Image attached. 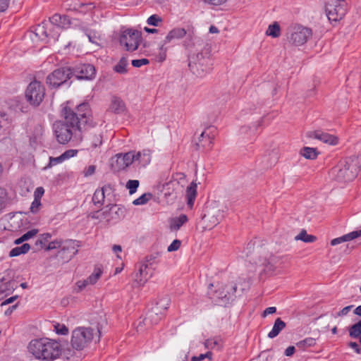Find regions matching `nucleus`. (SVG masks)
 <instances>
[{
    "mask_svg": "<svg viewBox=\"0 0 361 361\" xmlns=\"http://www.w3.org/2000/svg\"><path fill=\"white\" fill-rule=\"evenodd\" d=\"M62 116L63 120L56 121L53 125L56 140L62 145L70 141L80 143L83 138V132L97 125L92 119V111L87 102L78 105L75 110L64 106Z\"/></svg>",
    "mask_w": 361,
    "mask_h": 361,
    "instance_id": "1",
    "label": "nucleus"
},
{
    "mask_svg": "<svg viewBox=\"0 0 361 361\" xmlns=\"http://www.w3.org/2000/svg\"><path fill=\"white\" fill-rule=\"evenodd\" d=\"M28 350L39 360L53 361L61 354V346L58 341L54 340L36 339L29 343Z\"/></svg>",
    "mask_w": 361,
    "mask_h": 361,
    "instance_id": "2",
    "label": "nucleus"
},
{
    "mask_svg": "<svg viewBox=\"0 0 361 361\" xmlns=\"http://www.w3.org/2000/svg\"><path fill=\"white\" fill-rule=\"evenodd\" d=\"M360 168L359 157H350L340 160L330 171L331 178L340 183L353 180Z\"/></svg>",
    "mask_w": 361,
    "mask_h": 361,
    "instance_id": "3",
    "label": "nucleus"
},
{
    "mask_svg": "<svg viewBox=\"0 0 361 361\" xmlns=\"http://www.w3.org/2000/svg\"><path fill=\"white\" fill-rule=\"evenodd\" d=\"M188 68L197 78H204L212 70V59L208 51H202L188 55Z\"/></svg>",
    "mask_w": 361,
    "mask_h": 361,
    "instance_id": "4",
    "label": "nucleus"
},
{
    "mask_svg": "<svg viewBox=\"0 0 361 361\" xmlns=\"http://www.w3.org/2000/svg\"><path fill=\"white\" fill-rule=\"evenodd\" d=\"M97 336L99 341L100 337L99 329L95 331L90 327H77L72 332L71 345L76 350H82L87 348Z\"/></svg>",
    "mask_w": 361,
    "mask_h": 361,
    "instance_id": "5",
    "label": "nucleus"
},
{
    "mask_svg": "<svg viewBox=\"0 0 361 361\" xmlns=\"http://www.w3.org/2000/svg\"><path fill=\"white\" fill-rule=\"evenodd\" d=\"M167 300L161 299L151 307L146 314L145 317L142 322H140L137 326V331H143L142 324L147 328L159 323L164 315V312L167 309Z\"/></svg>",
    "mask_w": 361,
    "mask_h": 361,
    "instance_id": "6",
    "label": "nucleus"
},
{
    "mask_svg": "<svg viewBox=\"0 0 361 361\" xmlns=\"http://www.w3.org/2000/svg\"><path fill=\"white\" fill-rule=\"evenodd\" d=\"M142 40V32L133 28L123 30L119 37L120 44L128 52L136 51Z\"/></svg>",
    "mask_w": 361,
    "mask_h": 361,
    "instance_id": "7",
    "label": "nucleus"
},
{
    "mask_svg": "<svg viewBox=\"0 0 361 361\" xmlns=\"http://www.w3.org/2000/svg\"><path fill=\"white\" fill-rule=\"evenodd\" d=\"M45 95V89L43 85L37 80L31 82L26 90L25 98L32 106H37L43 101Z\"/></svg>",
    "mask_w": 361,
    "mask_h": 361,
    "instance_id": "8",
    "label": "nucleus"
},
{
    "mask_svg": "<svg viewBox=\"0 0 361 361\" xmlns=\"http://www.w3.org/2000/svg\"><path fill=\"white\" fill-rule=\"evenodd\" d=\"M216 128L209 126L202 131L197 140H194L193 146L196 150L208 151L212 148L215 137Z\"/></svg>",
    "mask_w": 361,
    "mask_h": 361,
    "instance_id": "9",
    "label": "nucleus"
},
{
    "mask_svg": "<svg viewBox=\"0 0 361 361\" xmlns=\"http://www.w3.org/2000/svg\"><path fill=\"white\" fill-rule=\"evenodd\" d=\"M71 77V68H58L47 76V83L51 87L56 88L66 83Z\"/></svg>",
    "mask_w": 361,
    "mask_h": 361,
    "instance_id": "10",
    "label": "nucleus"
},
{
    "mask_svg": "<svg viewBox=\"0 0 361 361\" xmlns=\"http://www.w3.org/2000/svg\"><path fill=\"white\" fill-rule=\"evenodd\" d=\"M312 35V31L310 28L295 25L291 27L288 39L292 44L300 46L306 43Z\"/></svg>",
    "mask_w": 361,
    "mask_h": 361,
    "instance_id": "11",
    "label": "nucleus"
},
{
    "mask_svg": "<svg viewBox=\"0 0 361 361\" xmlns=\"http://www.w3.org/2000/svg\"><path fill=\"white\" fill-rule=\"evenodd\" d=\"M80 246L79 242L75 240H66L63 242V247L58 252L57 257L64 262H69L78 252V247Z\"/></svg>",
    "mask_w": 361,
    "mask_h": 361,
    "instance_id": "12",
    "label": "nucleus"
},
{
    "mask_svg": "<svg viewBox=\"0 0 361 361\" xmlns=\"http://www.w3.org/2000/svg\"><path fill=\"white\" fill-rule=\"evenodd\" d=\"M236 289L237 286L233 283L221 286L215 291L214 297L218 299V302L221 305H226L233 300Z\"/></svg>",
    "mask_w": 361,
    "mask_h": 361,
    "instance_id": "13",
    "label": "nucleus"
},
{
    "mask_svg": "<svg viewBox=\"0 0 361 361\" xmlns=\"http://www.w3.org/2000/svg\"><path fill=\"white\" fill-rule=\"evenodd\" d=\"M71 70L72 76L79 80H92L95 77V68L91 64H80Z\"/></svg>",
    "mask_w": 361,
    "mask_h": 361,
    "instance_id": "14",
    "label": "nucleus"
},
{
    "mask_svg": "<svg viewBox=\"0 0 361 361\" xmlns=\"http://www.w3.org/2000/svg\"><path fill=\"white\" fill-rule=\"evenodd\" d=\"M326 16L329 20L337 21L345 16V9L338 4L327 2L325 6Z\"/></svg>",
    "mask_w": 361,
    "mask_h": 361,
    "instance_id": "15",
    "label": "nucleus"
},
{
    "mask_svg": "<svg viewBox=\"0 0 361 361\" xmlns=\"http://www.w3.org/2000/svg\"><path fill=\"white\" fill-rule=\"evenodd\" d=\"M307 136L310 138L317 139L324 143L331 145H336L338 144L337 137L321 130L309 131L307 133Z\"/></svg>",
    "mask_w": 361,
    "mask_h": 361,
    "instance_id": "16",
    "label": "nucleus"
},
{
    "mask_svg": "<svg viewBox=\"0 0 361 361\" xmlns=\"http://www.w3.org/2000/svg\"><path fill=\"white\" fill-rule=\"evenodd\" d=\"M134 157V165L137 167H145L151 161V151L143 149L142 151H132Z\"/></svg>",
    "mask_w": 361,
    "mask_h": 361,
    "instance_id": "17",
    "label": "nucleus"
},
{
    "mask_svg": "<svg viewBox=\"0 0 361 361\" xmlns=\"http://www.w3.org/2000/svg\"><path fill=\"white\" fill-rule=\"evenodd\" d=\"M49 21L52 25L63 29H67L72 25L75 26L77 25V24L74 22L75 20H71L69 16L66 15L61 16L59 13H55L51 17H50Z\"/></svg>",
    "mask_w": 361,
    "mask_h": 361,
    "instance_id": "18",
    "label": "nucleus"
},
{
    "mask_svg": "<svg viewBox=\"0 0 361 361\" xmlns=\"http://www.w3.org/2000/svg\"><path fill=\"white\" fill-rule=\"evenodd\" d=\"M223 218L222 212L218 209H209L204 214L202 219L204 222H208L209 226H214L217 225Z\"/></svg>",
    "mask_w": 361,
    "mask_h": 361,
    "instance_id": "19",
    "label": "nucleus"
},
{
    "mask_svg": "<svg viewBox=\"0 0 361 361\" xmlns=\"http://www.w3.org/2000/svg\"><path fill=\"white\" fill-rule=\"evenodd\" d=\"M153 273L149 268L140 263L138 271L135 276V281L139 286H143L152 276Z\"/></svg>",
    "mask_w": 361,
    "mask_h": 361,
    "instance_id": "20",
    "label": "nucleus"
},
{
    "mask_svg": "<svg viewBox=\"0 0 361 361\" xmlns=\"http://www.w3.org/2000/svg\"><path fill=\"white\" fill-rule=\"evenodd\" d=\"M197 185L195 181L191 182L186 188L185 201L187 209L191 210L193 208L197 195Z\"/></svg>",
    "mask_w": 361,
    "mask_h": 361,
    "instance_id": "21",
    "label": "nucleus"
},
{
    "mask_svg": "<svg viewBox=\"0 0 361 361\" xmlns=\"http://www.w3.org/2000/svg\"><path fill=\"white\" fill-rule=\"evenodd\" d=\"M180 39V28L175 27L170 30L162 41L161 49H166L168 45H173Z\"/></svg>",
    "mask_w": 361,
    "mask_h": 361,
    "instance_id": "22",
    "label": "nucleus"
},
{
    "mask_svg": "<svg viewBox=\"0 0 361 361\" xmlns=\"http://www.w3.org/2000/svg\"><path fill=\"white\" fill-rule=\"evenodd\" d=\"M134 157L133 155V152H128L124 154H118L117 155L116 163L118 167V169H125L130 164H134Z\"/></svg>",
    "mask_w": 361,
    "mask_h": 361,
    "instance_id": "23",
    "label": "nucleus"
},
{
    "mask_svg": "<svg viewBox=\"0 0 361 361\" xmlns=\"http://www.w3.org/2000/svg\"><path fill=\"white\" fill-rule=\"evenodd\" d=\"M109 110L114 114H121L126 111L125 102L116 96L112 97Z\"/></svg>",
    "mask_w": 361,
    "mask_h": 361,
    "instance_id": "24",
    "label": "nucleus"
},
{
    "mask_svg": "<svg viewBox=\"0 0 361 361\" xmlns=\"http://www.w3.org/2000/svg\"><path fill=\"white\" fill-rule=\"evenodd\" d=\"M182 39H184V46L186 49H190L195 45L193 38V27H188L187 30L185 28H182Z\"/></svg>",
    "mask_w": 361,
    "mask_h": 361,
    "instance_id": "25",
    "label": "nucleus"
},
{
    "mask_svg": "<svg viewBox=\"0 0 361 361\" xmlns=\"http://www.w3.org/2000/svg\"><path fill=\"white\" fill-rule=\"evenodd\" d=\"M359 236H361V230L355 231L350 232L348 234H345L341 237L334 238L331 241V245H336L343 242H346V241L353 240Z\"/></svg>",
    "mask_w": 361,
    "mask_h": 361,
    "instance_id": "26",
    "label": "nucleus"
},
{
    "mask_svg": "<svg viewBox=\"0 0 361 361\" xmlns=\"http://www.w3.org/2000/svg\"><path fill=\"white\" fill-rule=\"evenodd\" d=\"M159 256V254L158 252L147 255L142 262H140V263L154 272V270L156 269V266L158 264Z\"/></svg>",
    "mask_w": 361,
    "mask_h": 361,
    "instance_id": "27",
    "label": "nucleus"
},
{
    "mask_svg": "<svg viewBox=\"0 0 361 361\" xmlns=\"http://www.w3.org/2000/svg\"><path fill=\"white\" fill-rule=\"evenodd\" d=\"M285 327L286 323L283 321H282L281 318H277L275 320L272 329L268 334V337L270 338H274L276 337Z\"/></svg>",
    "mask_w": 361,
    "mask_h": 361,
    "instance_id": "28",
    "label": "nucleus"
},
{
    "mask_svg": "<svg viewBox=\"0 0 361 361\" xmlns=\"http://www.w3.org/2000/svg\"><path fill=\"white\" fill-rule=\"evenodd\" d=\"M116 207V205H107L106 207H104V211L100 214L99 211H97L96 212L93 213L92 215V219H105L106 221H109L112 217H109V214L112 211L113 209H115Z\"/></svg>",
    "mask_w": 361,
    "mask_h": 361,
    "instance_id": "29",
    "label": "nucleus"
},
{
    "mask_svg": "<svg viewBox=\"0 0 361 361\" xmlns=\"http://www.w3.org/2000/svg\"><path fill=\"white\" fill-rule=\"evenodd\" d=\"M106 189V186L102 187L101 189L95 190L93 197L92 202L94 205L101 207L104 201V191Z\"/></svg>",
    "mask_w": 361,
    "mask_h": 361,
    "instance_id": "30",
    "label": "nucleus"
},
{
    "mask_svg": "<svg viewBox=\"0 0 361 361\" xmlns=\"http://www.w3.org/2000/svg\"><path fill=\"white\" fill-rule=\"evenodd\" d=\"M223 346V341L219 337H214L206 340L205 347L207 348L220 350Z\"/></svg>",
    "mask_w": 361,
    "mask_h": 361,
    "instance_id": "31",
    "label": "nucleus"
},
{
    "mask_svg": "<svg viewBox=\"0 0 361 361\" xmlns=\"http://www.w3.org/2000/svg\"><path fill=\"white\" fill-rule=\"evenodd\" d=\"M316 344V340L313 338L308 337L296 343V347L301 350H305L307 348L314 346Z\"/></svg>",
    "mask_w": 361,
    "mask_h": 361,
    "instance_id": "32",
    "label": "nucleus"
},
{
    "mask_svg": "<svg viewBox=\"0 0 361 361\" xmlns=\"http://www.w3.org/2000/svg\"><path fill=\"white\" fill-rule=\"evenodd\" d=\"M30 248V245L28 243H24L21 246L13 248L9 252V256L12 257L18 256L21 254H25L29 251Z\"/></svg>",
    "mask_w": 361,
    "mask_h": 361,
    "instance_id": "33",
    "label": "nucleus"
},
{
    "mask_svg": "<svg viewBox=\"0 0 361 361\" xmlns=\"http://www.w3.org/2000/svg\"><path fill=\"white\" fill-rule=\"evenodd\" d=\"M286 259L285 257L271 256L268 260V264L271 268L276 269L281 267Z\"/></svg>",
    "mask_w": 361,
    "mask_h": 361,
    "instance_id": "34",
    "label": "nucleus"
},
{
    "mask_svg": "<svg viewBox=\"0 0 361 361\" xmlns=\"http://www.w3.org/2000/svg\"><path fill=\"white\" fill-rule=\"evenodd\" d=\"M266 34L269 36H271L274 38L279 37L281 35L279 24L277 22H274L273 24L269 25L268 29L266 31Z\"/></svg>",
    "mask_w": 361,
    "mask_h": 361,
    "instance_id": "35",
    "label": "nucleus"
},
{
    "mask_svg": "<svg viewBox=\"0 0 361 361\" xmlns=\"http://www.w3.org/2000/svg\"><path fill=\"white\" fill-rule=\"evenodd\" d=\"M300 154L305 157L306 159H314L317 157V149L309 147H305L301 149Z\"/></svg>",
    "mask_w": 361,
    "mask_h": 361,
    "instance_id": "36",
    "label": "nucleus"
},
{
    "mask_svg": "<svg viewBox=\"0 0 361 361\" xmlns=\"http://www.w3.org/2000/svg\"><path fill=\"white\" fill-rule=\"evenodd\" d=\"M102 274V269L101 267H96L94 269L93 273L87 278V281L89 283L90 285H94L97 283V281L99 280L100 276Z\"/></svg>",
    "mask_w": 361,
    "mask_h": 361,
    "instance_id": "37",
    "label": "nucleus"
},
{
    "mask_svg": "<svg viewBox=\"0 0 361 361\" xmlns=\"http://www.w3.org/2000/svg\"><path fill=\"white\" fill-rule=\"evenodd\" d=\"M349 336L353 338H357L361 336V321L352 325L349 329Z\"/></svg>",
    "mask_w": 361,
    "mask_h": 361,
    "instance_id": "38",
    "label": "nucleus"
},
{
    "mask_svg": "<svg viewBox=\"0 0 361 361\" xmlns=\"http://www.w3.org/2000/svg\"><path fill=\"white\" fill-rule=\"evenodd\" d=\"M296 240H302L305 243H312L316 240V237L312 235H308L305 230H302L301 232L295 236Z\"/></svg>",
    "mask_w": 361,
    "mask_h": 361,
    "instance_id": "39",
    "label": "nucleus"
},
{
    "mask_svg": "<svg viewBox=\"0 0 361 361\" xmlns=\"http://www.w3.org/2000/svg\"><path fill=\"white\" fill-rule=\"evenodd\" d=\"M128 65V60L123 57L120 59L117 65L114 66V71L118 73H126L127 72L126 66Z\"/></svg>",
    "mask_w": 361,
    "mask_h": 361,
    "instance_id": "40",
    "label": "nucleus"
},
{
    "mask_svg": "<svg viewBox=\"0 0 361 361\" xmlns=\"http://www.w3.org/2000/svg\"><path fill=\"white\" fill-rule=\"evenodd\" d=\"M162 21L163 19L161 18V17H160L157 14L150 16L147 20V23L148 25L155 27L159 26Z\"/></svg>",
    "mask_w": 361,
    "mask_h": 361,
    "instance_id": "41",
    "label": "nucleus"
},
{
    "mask_svg": "<svg viewBox=\"0 0 361 361\" xmlns=\"http://www.w3.org/2000/svg\"><path fill=\"white\" fill-rule=\"evenodd\" d=\"M152 197L151 193H145L138 198L135 199L133 204L135 205H142L146 204Z\"/></svg>",
    "mask_w": 361,
    "mask_h": 361,
    "instance_id": "42",
    "label": "nucleus"
},
{
    "mask_svg": "<svg viewBox=\"0 0 361 361\" xmlns=\"http://www.w3.org/2000/svg\"><path fill=\"white\" fill-rule=\"evenodd\" d=\"M54 329L57 334L65 336L68 334V328L63 324L56 323Z\"/></svg>",
    "mask_w": 361,
    "mask_h": 361,
    "instance_id": "43",
    "label": "nucleus"
},
{
    "mask_svg": "<svg viewBox=\"0 0 361 361\" xmlns=\"http://www.w3.org/2000/svg\"><path fill=\"white\" fill-rule=\"evenodd\" d=\"M85 35L87 36L89 41L94 44H97V40L99 37L97 36V33L95 31L90 30L87 28L82 27Z\"/></svg>",
    "mask_w": 361,
    "mask_h": 361,
    "instance_id": "44",
    "label": "nucleus"
},
{
    "mask_svg": "<svg viewBox=\"0 0 361 361\" xmlns=\"http://www.w3.org/2000/svg\"><path fill=\"white\" fill-rule=\"evenodd\" d=\"M138 186L139 181L137 180H129L126 184V188L129 190V193L130 195L135 192Z\"/></svg>",
    "mask_w": 361,
    "mask_h": 361,
    "instance_id": "45",
    "label": "nucleus"
},
{
    "mask_svg": "<svg viewBox=\"0 0 361 361\" xmlns=\"http://www.w3.org/2000/svg\"><path fill=\"white\" fill-rule=\"evenodd\" d=\"M94 8V6H92V4H82L80 5V6L78 8H74V10L77 11L80 13H85L88 11H91Z\"/></svg>",
    "mask_w": 361,
    "mask_h": 361,
    "instance_id": "46",
    "label": "nucleus"
},
{
    "mask_svg": "<svg viewBox=\"0 0 361 361\" xmlns=\"http://www.w3.org/2000/svg\"><path fill=\"white\" fill-rule=\"evenodd\" d=\"M102 143V137L100 135H94L92 137L90 147L92 149L99 147Z\"/></svg>",
    "mask_w": 361,
    "mask_h": 361,
    "instance_id": "47",
    "label": "nucleus"
},
{
    "mask_svg": "<svg viewBox=\"0 0 361 361\" xmlns=\"http://www.w3.org/2000/svg\"><path fill=\"white\" fill-rule=\"evenodd\" d=\"M64 240H56L54 241H51L49 243L48 246L47 247V250H51L56 248H61L63 247Z\"/></svg>",
    "mask_w": 361,
    "mask_h": 361,
    "instance_id": "48",
    "label": "nucleus"
},
{
    "mask_svg": "<svg viewBox=\"0 0 361 361\" xmlns=\"http://www.w3.org/2000/svg\"><path fill=\"white\" fill-rule=\"evenodd\" d=\"M7 200V192L6 189L0 187V211L5 207Z\"/></svg>",
    "mask_w": 361,
    "mask_h": 361,
    "instance_id": "49",
    "label": "nucleus"
},
{
    "mask_svg": "<svg viewBox=\"0 0 361 361\" xmlns=\"http://www.w3.org/2000/svg\"><path fill=\"white\" fill-rule=\"evenodd\" d=\"M212 353L210 351L207 352L204 354H200L198 356H193L191 358V361H202L205 358H208L209 360H212Z\"/></svg>",
    "mask_w": 361,
    "mask_h": 361,
    "instance_id": "50",
    "label": "nucleus"
},
{
    "mask_svg": "<svg viewBox=\"0 0 361 361\" xmlns=\"http://www.w3.org/2000/svg\"><path fill=\"white\" fill-rule=\"evenodd\" d=\"M261 126V121H259L257 124H255L252 126H243L241 128L240 131L242 133H246L248 131H250L252 133H255L257 130V128Z\"/></svg>",
    "mask_w": 361,
    "mask_h": 361,
    "instance_id": "51",
    "label": "nucleus"
},
{
    "mask_svg": "<svg viewBox=\"0 0 361 361\" xmlns=\"http://www.w3.org/2000/svg\"><path fill=\"white\" fill-rule=\"evenodd\" d=\"M180 227V216L171 219L170 228L171 231H178Z\"/></svg>",
    "mask_w": 361,
    "mask_h": 361,
    "instance_id": "52",
    "label": "nucleus"
},
{
    "mask_svg": "<svg viewBox=\"0 0 361 361\" xmlns=\"http://www.w3.org/2000/svg\"><path fill=\"white\" fill-rule=\"evenodd\" d=\"M78 151L77 149H68L64 152L61 155L63 157V160L68 159L71 157H73L77 155Z\"/></svg>",
    "mask_w": 361,
    "mask_h": 361,
    "instance_id": "53",
    "label": "nucleus"
},
{
    "mask_svg": "<svg viewBox=\"0 0 361 361\" xmlns=\"http://www.w3.org/2000/svg\"><path fill=\"white\" fill-rule=\"evenodd\" d=\"M149 63L147 59H134L132 61V65L134 67L140 68L143 65H147Z\"/></svg>",
    "mask_w": 361,
    "mask_h": 361,
    "instance_id": "54",
    "label": "nucleus"
},
{
    "mask_svg": "<svg viewBox=\"0 0 361 361\" xmlns=\"http://www.w3.org/2000/svg\"><path fill=\"white\" fill-rule=\"evenodd\" d=\"M180 247V240L176 239L174 240L172 243L168 247L167 251L168 252H173L178 250Z\"/></svg>",
    "mask_w": 361,
    "mask_h": 361,
    "instance_id": "55",
    "label": "nucleus"
},
{
    "mask_svg": "<svg viewBox=\"0 0 361 361\" xmlns=\"http://www.w3.org/2000/svg\"><path fill=\"white\" fill-rule=\"evenodd\" d=\"M40 207H41V201L34 199L33 202L31 204L30 208V212L32 213L35 214L39 211Z\"/></svg>",
    "mask_w": 361,
    "mask_h": 361,
    "instance_id": "56",
    "label": "nucleus"
},
{
    "mask_svg": "<svg viewBox=\"0 0 361 361\" xmlns=\"http://www.w3.org/2000/svg\"><path fill=\"white\" fill-rule=\"evenodd\" d=\"M44 190L42 187L37 188L34 192V199L41 201V198H42V195H44Z\"/></svg>",
    "mask_w": 361,
    "mask_h": 361,
    "instance_id": "57",
    "label": "nucleus"
},
{
    "mask_svg": "<svg viewBox=\"0 0 361 361\" xmlns=\"http://www.w3.org/2000/svg\"><path fill=\"white\" fill-rule=\"evenodd\" d=\"M64 160L63 159L62 155H60L58 157H50L49 158V166H55L59 163L63 162Z\"/></svg>",
    "mask_w": 361,
    "mask_h": 361,
    "instance_id": "58",
    "label": "nucleus"
},
{
    "mask_svg": "<svg viewBox=\"0 0 361 361\" xmlns=\"http://www.w3.org/2000/svg\"><path fill=\"white\" fill-rule=\"evenodd\" d=\"M18 298V295H13V296H11L8 298H4V300H2L3 301L1 302V307H4V306H6L8 304H11L13 303L14 301H16Z\"/></svg>",
    "mask_w": 361,
    "mask_h": 361,
    "instance_id": "59",
    "label": "nucleus"
},
{
    "mask_svg": "<svg viewBox=\"0 0 361 361\" xmlns=\"http://www.w3.org/2000/svg\"><path fill=\"white\" fill-rule=\"evenodd\" d=\"M8 124L6 114L0 112V130Z\"/></svg>",
    "mask_w": 361,
    "mask_h": 361,
    "instance_id": "60",
    "label": "nucleus"
},
{
    "mask_svg": "<svg viewBox=\"0 0 361 361\" xmlns=\"http://www.w3.org/2000/svg\"><path fill=\"white\" fill-rule=\"evenodd\" d=\"M37 233V229H32L23 235V239H25V240L26 241V240H29L30 238L34 237Z\"/></svg>",
    "mask_w": 361,
    "mask_h": 361,
    "instance_id": "61",
    "label": "nucleus"
},
{
    "mask_svg": "<svg viewBox=\"0 0 361 361\" xmlns=\"http://www.w3.org/2000/svg\"><path fill=\"white\" fill-rule=\"evenodd\" d=\"M95 166L90 165L84 171V176L87 177L94 173L95 172Z\"/></svg>",
    "mask_w": 361,
    "mask_h": 361,
    "instance_id": "62",
    "label": "nucleus"
},
{
    "mask_svg": "<svg viewBox=\"0 0 361 361\" xmlns=\"http://www.w3.org/2000/svg\"><path fill=\"white\" fill-rule=\"evenodd\" d=\"M87 285H90L89 283L87 281V279L82 281H78L76 283V286L78 287V290L80 291L83 288H85Z\"/></svg>",
    "mask_w": 361,
    "mask_h": 361,
    "instance_id": "63",
    "label": "nucleus"
},
{
    "mask_svg": "<svg viewBox=\"0 0 361 361\" xmlns=\"http://www.w3.org/2000/svg\"><path fill=\"white\" fill-rule=\"evenodd\" d=\"M276 312V308L275 307H267L264 310V312L262 313V317H265L269 314L275 313Z\"/></svg>",
    "mask_w": 361,
    "mask_h": 361,
    "instance_id": "64",
    "label": "nucleus"
}]
</instances>
